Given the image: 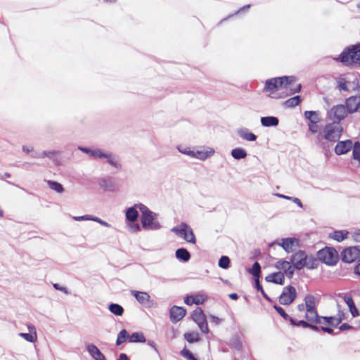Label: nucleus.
<instances>
[{
    "label": "nucleus",
    "instance_id": "obj_44",
    "mask_svg": "<svg viewBox=\"0 0 360 360\" xmlns=\"http://www.w3.org/2000/svg\"><path fill=\"white\" fill-rule=\"evenodd\" d=\"M290 321L293 326H302L303 328H308L309 325V323H308L304 320H300V321H296L292 318L290 319Z\"/></svg>",
    "mask_w": 360,
    "mask_h": 360
},
{
    "label": "nucleus",
    "instance_id": "obj_49",
    "mask_svg": "<svg viewBox=\"0 0 360 360\" xmlns=\"http://www.w3.org/2000/svg\"><path fill=\"white\" fill-rule=\"evenodd\" d=\"M318 123L309 122V130L312 134H316L318 131Z\"/></svg>",
    "mask_w": 360,
    "mask_h": 360
},
{
    "label": "nucleus",
    "instance_id": "obj_51",
    "mask_svg": "<svg viewBox=\"0 0 360 360\" xmlns=\"http://www.w3.org/2000/svg\"><path fill=\"white\" fill-rule=\"evenodd\" d=\"M352 328V327L349 325L348 323H343L340 326V330L343 331V330H349Z\"/></svg>",
    "mask_w": 360,
    "mask_h": 360
},
{
    "label": "nucleus",
    "instance_id": "obj_37",
    "mask_svg": "<svg viewBox=\"0 0 360 360\" xmlns=\"http://www.w3.org/2000/svg\"><path fill=\"white\" fill-rule=\"evenodd\" d=\"M129 337V335L128 332L125 329L122 330L117 335L116 344L120 345L124 343Z\"/></svg>",
    "mask_w": 360,
    "mask_h": 360
},
{
    "label": "nucleus",
    "instance_id": "obj_54",
    "mask_svg": "<svg viewBox=\"0 0 360 360\" xmlns=\"http://www.w3.org/2000/svg\"><path fill=\"white\" fill-rule=\"evenodd\" d=\"M131 228L134 232L140 231V226L138 224H134L131 226Z\"/></svg>",
    "mask_w": 360,
    "mask_h": 360
},
{
    "label": "nucleus",
    "instance_id": "obj_60",
    "mask_svg": "<svg viewBox=\"0 0 360 360\" xmlns=\"http://www.w3.org/2000/svg\"><path fill=\"white\" fill-rule=\"evenodd\" d=\"M308 328H310L311 329H312L314 330H319V328L316 326L311 324V323H309Z\"/></svg>",
    "mask_w": 360,
    "mask_h": 360
},
{
    "label": "nucleus",
    "instance_id": "obj_32",
    "mask_svg": "<svg viewBox=\"0 0 360 360\" xmlns=\"http://www.w3.org/2000/svg\"><path fill=\"white\" fill-rule=\"evenodd\" d=\"M29 329L30 333H20V336H21L22 338H23L25 340L30 342H34L37 340V334L35 332L34 333H31L32 330H34V328L33 326H29Z\"/></svg>",
    "mask_w": 360,
    "mask_h": 360
},
{
    "label": "nucleus",
    "instance_id": "obj_61",
    "mask_svg": "<svg viewBox=\"0 0 360 360\" xmlns=\"http://www.w3.org/2000/svg\"><path fill=\"white\" fill-rule=\"evenodd\" d=\"M297 309L300 311H304V304H299L298 307H297Z\"/></svg>",
    "mask_w": 360,
    "mask_h": 360
},
{
    "label": "nucleus",
    "instance_id": "obj_3",
    "mask_svg": "<svg viewBox=\"0 0 360 360\" xmlns=\"http://www.w3.org/2000/svg\"><path fill=\"white\" fill-rule=\"evenodd\" d=\"M345 319V313L340 309V306L338 305V313L335 316H321L319 324H321V330L328 334L333 333V328L339 326Z\"/></svg>",
    "mask_w": 360,
    "mask_h": 360
},
{
    "label": "nucleus",
    "instance_id": "obj_20",
    "mask_svg": "<svg viewBox=\"0 0 360 360\" xmlns=\"http://www.w3.org/2000/svg\"><path fill=\"white\" fill-rule=\"evenodd\" d=\"M214 153V150L210 148L207 150L189 151L187 153V154L198 159L205 160L207 158L212 156Z\"/></svg>",
    "mask_w": 360,
    "mask_h": 360
},
{
    "label": "nucleus",
    "instance_id": "obj_17",
    "mask_svg": "<svg viewBox=\"0 0 360 360\" xmlns=\"http://www.w3.org/2000/svg\"><path fill=\"white\" fill-rule=\"evenodd\" d=\"M130 293L141 304L149 306L150 302V296L148 292L132 290L130 291Z\"/></svg>",
    "mask_w": 360,
    "mask_h": 360
},
{
    "label": "nucleus",
    "instance_id": "obj_24",
    "mask_svg": "<svg viewBox=\"0 0 360 360\" xmlns=\"http://www.w3.org/2000/svg\"><path fill=\"white\" fill-rule=\"evenodd\" d=\"M349 231L347 230L335 231L329 234V238L338 242H342L348 238Z\"/></svg>",
    "mask_w": 360,
    "mask_h": 360
},
{
    "label": "nucleus",
    "instance_id": "obj_29",
    "mask_svg": "<svg viewBox=\"0 0 360 360\" xmlns=\"http://www.w3.org/2000/svg\"><path fill=\"white\" fill-rule=\"evenodd\" d=\"M345 302L347 303L349 311L352 315V316L356 317L359 316V311L356 307H355L354 302L352 297H348L345 299Z\"/></svg>",
    "mask_w": 360,
    "mask_h": 360
},
{
    "label": "nucleus",
    "instance_id": "obj_48",
    "mask_svg": "<svg viewBox=\"0 0 360 360\" xmlns=\"http://www.w3.org/2000/svg\"><path fill=\"white\" fill-rule=\"evenodd\" d=\"M104 158L107 159V161L110 165L117 167V161L110 154H105Z\"/></svg>",
    "mask_w": 360,
    "mask_h": 360
},
{
    "label": "nucleus",
    "instance_id": "obj_64",
    "mask_svg": "<svg viewBox=\"0 0 360 360\" xmlns=\"http://www.w3.org/2000/svg\"><path fill=\"white\" fill-rule=\"evenodd\" d=\"M262 292V294L263 295V296L266 299V300H269V297L268 296L266 295V294L264 292V290H263V288H261V289L259 290Z\"/></svg>",
    "mask_w": 360,
    "mask_h": 360
},
{
    "label": "nucleus",
    "instance_id": "obj_46",
    "mask_svg": "<svg viewBox=\"0 0 360 360\" xmlns=\"http://www.w3.org/2000/svg\"><path fill=\"white\" fill-rule=\"evenodd\" d=\"M90 154L91 156L96 158H103L105 156V154L101 150L97 149L94 150H91Z\"/></svg>",
    "mask_w": 360,
    "mask_h": 360
},
{
    "label": "nucleus",
    "instance_id": "obj_38",
    "mask_svg": "<svg viewBox=\"0 0 360 360\" xmlns=\"http://www.w3.org/2000/svg\"><path fill=\"white\" fill-rule=\"evenodd\" d=\"M47 184L50 188L56 191L57 193H62L64 191L63 186L58 182L47 181Z\"/></svg>",
    "mask_w": 360,
    "mask_h": 360
},
{
    "label": "nucleus",
    "instance_id": "obj_42",
    "mask_svg": "<svg viewBox=\"0 0 360 360\" xmlns=\"http://www.w3.org/2000/svg\"><path fill=\"white\" fill-rule=\"evenodd\" d=\"M181 355L188 360H198L193 354L186 347H184L180 352Z\"/></svg>",
    "mask_w": 360,
    "mask_h": 360
},
{
    "label": "nucleus",
    "instance_id": "obj_30",
    "mask_svg": "<svg viewBox=\"0 0 360 360\" xmlns=\"http://www.w3.org/2000/svg\"><path fill=\"white\" fill-rule=\"evenodd\" d=\"M139 214L137 210L134 207L129 208L126 212V218L127 220L134 222L138 218Z\"/></svg>",
    "mask_w": 360,
    "mask_h": 360
},
{
    "label": "nucleus",
    "instance_id": "obj_62",
    "mask_svg": "<svg viewBox=\"0 0 360 360\" xmlns=\"http://www.w3.org/2000/svg\"><path fill=\"white\" fill-rule=\"evenodd\" d=\"M262 292V294L263 295V296L266 299V300H269V297L268 296L266 295V294L264 292V290H263V288H261V289L259 290Z\"/></svg>",
    "mask_w": 360,
    "mask_h": 360
},
{
    "label": "nucleus",
    "instance_id": "obj_10",
    "mask_svg": "<svg viewBox=\"0 0 360 360\" xmlns=\"http://www.w3.org/2000/svg\"><path fill=\"white\" fill-rule=\"evenodd\" d=\"M341 258L345 263H352L360 260V248L357 247L346 248L341 253Z\"/></svg>",
    "mask_w": 360,
    "mask_h": 360
},
{
    "label": "nucleus",
    "instance_id": "obj_40",
    "mask_svg": "<svg viewBox=\"0 0 360 360\" xmlns=\"http://www.w3.org/2000/svg\"><path fill=\"white\" fill-rule=\"evenodd\" d=\"M250 273L255 278H259L261 273V266L259 262H256L253 264L250 270Z\"/></svg>",
    "mask_w": 360,
    "mask_h": 360
},
{
    "label": "nucleus",
    "instance_id": "obj_55",
    "mask_svg": "<svg viewBox=\"0 0 360 360\" xmlns=\"http://www.w3.org/2000/svg\"><path fill=\"white\" fill-rule=\"evenodd\" d=\"M210 319H211L212 321H213L216 323H219L221 321V319L219 318L214 316H211Z\"/></svg>",
    "mask_w": 360,
    "mask_h": 360
},
{
    "label": "nucleus",
    "instance_id": "obj_11",
    "mask_svg": "<svg viewBox=\"0 0 360 360\" xmlns=\"http://www.w3.org/2000/svg\"><path fill=\"white\" fill-rule=\"evenodd\" d=\"M296 295L295 288L291 285L287 286L279 297V302L282 304H290L295 300Z\"/></svg>",
    "mask_w": 360,
    "mask_h": 360
},
{
    "label": "nucleus",
    "instance_id": "obj_22",
    "mask_svg": "<svg viewBox=\"0 0 360 360\" xmlns=\"http://www.w3.org/2000/svg\"><path fill=\"white\" fill-rule=\"evenodd\" d=\"M268 282L283 285L285 281V274L282 272H276L269 274L266 277Z\"/></svg>",
    "mask_w": 360,
    "mask_h": 360
},
{
    "label": "nucleus",
    "instance_id": "obj_41",
    "mask_svg": "<svg viewBox=\"0 0 360 360\" xmlns=\"http://www.w3.org/2000/svg\"><path fill=\"white\" fill-rule=\"evenodd\" d=\"M352 158L360 162V143L356 142L353 146Z\"/></svg>",
    "mask_w": 360,
    "mask_h": 360
},
{
    "label": "nucleus",
    "instance_id": "obj_8",
    "mask_svg": "<svg viewBox=\"0 0 360 360\" xmlns=\"http://www.w3.org/2000/svg\"><path fill=\"white\" fill-rule=\"evenodd\" d=\"M172 231L188 243L195 244L196 242L193 230L186 223L183 222L179 226L172 228Z\"/></svg>",
    "mask_w": 360,
    "mask_h": 360
},
{
    "label": "nucleus",
    "instance_id": "obj_26",
    "mask_svg": "<svg viewBox=\"0 0 360 360\" xmlns=\"http://www.w3.org/2000/svg\"><path fill=\"white\" fill-rule=\"evenodd\" d=\"M261 123L264 127L277 126L278 120L276 117H263L261 118Z\"/></svg>",
    "mask_w": 360,
    "mask_h": 360
},
{
    "label": "nucleus",
    "instance_id": "obj_43",
    "mask_svg": "<svg viewBox=\"0 0 360 360\" xmlns=\"http://www.w3.org/2000/svg\"><path fill=\"white\" fill-rule=\"evenodd\" d=\"M230 264V259L227 256H222L219 261V266L222 269H227Z\"/></svg>",
    "mask_w": 360,
    "mask_h": 360
},
{
    "label": "nucleus",
    "instance_id": "obj_50",
    "mask_svg": "<svg viewBox=\"0 0 360 360\" xmlns=\"http://www.w3.org/2000/svg\"><path fill=\"white\" fill-rule=\"evenodd\" d=\"M352 238L354 242H360V229L354 231L352 235Z\"/></svg>",
    "mask_w": 360,
    "mask_h": 360
},
{
    "label": "nucleus",
    "instance_id": "obj_19",
    "mask_svg": "<svg viewBox=\"0 0 360 360\" xmlns=\"http://www.w3.org/2000/svg\"><path fill=\"white\" fill-rule=\"evenodd\" d=\"M276 266L278 269L283 270V273L289 278H291L294 274V269L289 262L284 260L278 261Z\"/></svg>",
    "mask_w": 360,
    "mask_h": 360
},
{
    "label": "nucleus",
    "instance_id": "obj_21",
    "mask_svg": "<svg viewBox=\"0 0 360 360\" xmlns=\"http://www.w3.org/2000/svg\"><path fill=\"white\" fill-rule=\"evenodd\" d=\"M87 351L95 360H106L103 354L93 344H90L87 346Z\"/></svg>",
    "mask_w": 360,
    "mask_h": 360
},
{
    "label": "nucleus",
    "instance_id": "obj_1",
    "mask_svg": "<svg viewBox=\"0 0 360 360\" xmlns=\"http://www.w3.org/2000/svg\"><path fill=\"white\" fill-rule=\"evenodd\" d=\"M297 79L295 77H280L267 79L265 82L264 91L272 95L276 91L285 89L292 94L299 92L301 89L300 84H295Z\"/></svg>",
    "mask_w": 360,
    "mask_h": 360
},
{
    "label": "nucleus",
    "instance_id": "obj_47",
    "mask_svg": "<svg viewBox=\"0 0 360 360\" xmlns=\"http://www.w3.org/2000/svg\"><path fill=\"white\" fill-rule=\"evenodd\" d=\"M338 86L340 89L344 90V91H348L347 88V82L345 81V79H340L338 82Z\"/></svg>",
    "mask_w": 360,
    "mask_h": 360
},
{
    "label": "nucleus",
    "instance_id": "obj_18",
    "mask_svg": "<svg viewBox=\"0 0 360 360\" xmlns=\"http://www.w3.org/2000/svg\"><path fill=\"white\" fill-rule=\"evenodd\" d=\"M352 146L350 140L339 141L335 147V152L337 155L345 154L352 149Z\"/></svg>",
    "mask_w": 360,
    "mask_h": 360
},
{
    "label": "nucleus",
    "instance_id": "obj_2",
    "mask_svg": "<svg viewBox=\"0 0 360 360\" xmlns=\"http://www.w3.org/2000/svg\"><path fill=\"white\" fill-rule=\"evenodd\" d=\"M334 60L341 62L344 65H357L360 67V44L345 49Z\"/></svg>",
    "mask_w": 360,
    "mask_h": 360
},
{
    "label": "nucleus",
    "instance_id": "obj_25",
    "mask_svg": "<svg viewBox=\"0 0 360 360\" xmlns=\"http://www.w3.org/2000/svg\"><path fill=\"white\" fill-rule=\"evenodd\" d=\"M184 338L189 343L198 342L200 340V334L195 331L185 333Z\"/></svg>",
    "mask_w": 360,
    "mask_h": 360
},
{
    "label": "nucleus",
    "instance_id": "obj_57",
    "mask_svg": "<svg viewBox=\"0 0 360 360\" xmlns=\"http://www.w3.org/2000/svg\"><path fill=\"white\" fill-rule=\"evenodd\" d=\"M117 360H129L127 356L125 354H120Z\"/></svg>",
    "mask_w": 360,
    "mask_h": 360
},
{
    "label": "nucleus",
    "instance_id": "obj_59",
    "mask_svg": "<svg viewBox=\"0 0 360 360\" xmlns=\"http://www.w3.org/2000/svg\"><path fill=\"white\" fill-rule=\"evenodd\" d=\"M255 285L258 290H259L261 288H262V286L259 283V278H256Z\"/></svg>",
    "mask_w": 360,
    "mask_h": 360
},
{
    "label": "nucleus",
    "instance_id": "obj_6",
    "mask_svg": "<svg viewBox=\"0 0 360 360\" xmlns=\"http://www.w3.org/2000/svg\"><path fill=\"white\" fill-rule=\"evenodd\" d=\"M317 256L319 259L323 263L328 265L333 266L339 260V255L334 248L326 247L320 250Z\"/></svg>",
    "mask_w": 360,
    "mask_h": 360
},
{
    "label": "nucleus",
    "instance_id": "obj_12",
    "mask_svg": "<svg viewBox=\"0 0 360 360\" xmlns=\"http://www.w3.org/2000/svg\"><path fill=\"white\" fill-rule=\"evenodd\" d=\"M347 113L349 112L344 105H337L330 110L328 117L330 120L340 121L347 117Z\"/></svg>",
    "mask_w": 360,
    "mask_h": 360
},
{
    "label": "nucleus",
    "instance_id": "obj_33",
    "mask_svg": "<svg viewBox=\"0 0 360 360\" xmlns=\"http://www.w3.org/2000/svg\"><path fill=\"white\" fill-rule=\"evenodd\" d=\"M238 134L242 139L246 141H254L257 139V136L255 134L245 130H240L238 131Z\"/></svg>",
    "mask_w": 360,
    "mask_h": 360
},
{
    "label": "nucleus",
    "instance_id": "obj_58",
    "mask_svg": "<svg viewBox=\"0 0 360 360\" xmlns=\"http://www.w3.org/2000/svg\"><path fill=\"white\" fill-rule=\"evenodd\" d=\"M354 272L358 274V275H360V263H359L354 268Z\"/></svg>",
    "mask_w": 360,
    "mask_h": 360
},
{
    "label": "nucleus",
    "instance_id": "obj_56",
    "mask_svg": "<svg viewBox=\"0 0 360 360\" xmlns=\"http://www.w3.org/2000/svg\"><path fill=\"white\" fill-rule=\"evenodd\" d=\"M229 297L230 299H231L233 300H236L238 298V295L236 293H231L229 295Z\"/></svg>",
    "mask_w": 360,
    "mask_h": 360
},
{
    "label": "nucleus",
    "instance_id": "obj_23",
    "mask_svg": "<svg viewBox=\"0 0 360 360\" xmlns=\"http://www.w3.org/2000/svg\"><path fill=\"white\" fill-rule=\"evenodd\" d=\"M305 318L308 322L319 324L321 316H319L316 309H306Z\"/></svg>",
    "mask_w": 360,
    "mask_h": 360
},
{
    "label": "nucleus",
    "instance_id": "obj_27",
    "mask_svg": "<svg viewBox=\"0 0 360 360\" xmlns=\"http://www.w3.org/2000/svg\"><path fill=\"white\" fill-rule=\"evenodd\" d=\"M176 257L184 262H187L191 258L189 252L185 248H179L176 251Z\"/></svg>",
    "mask_w": 360,
    "mask_h": 360
},
{
    "label": "nucleus",
    "instance_id": "obj_34",
    "mask_svg": "<svg viewBox=\"0 0 360 360\" xmlns=\"http://www.w3.org/2000/svg\"><path fill=\"white\" fill-rule=\"evenodd\" d=\"M231 155L237 160L245 158L247 156L246 151L240 148H236L231 151Z\"/></svg>",
    "mask_w": 360,
    "mask_h": 360
},
{
    "label": "nucleus",
    "instance_id": "obj_4",
    "mask_svg": "<svg viewBox=\"0 0 360 360\" xmlns=\"http://www.w3.org/2000/svg\"><path fill=\"white\" fill-rule=\"evenodd\" d=\"M291 262L297 269H302L304 266L313 269L316 266V260L314 258L308 257L302 250H299L292 255Z\"/></svg>",
    "mask_w": 360,
    "mask_h": 360
},
{
    "label": "nucleus",
    "instance_id": "obj_28",
    "mask_svg": "<svg viewBox=\"0 0 360 360\" xmlns=\"http://www.w3.org/2000/svg\"><path fill=\"white\" fill-rule=\"evenodd\" d=\"M304 116L309 122L319 123L320 121L319 115L316 111H305Z\"/></svg>",
    "mask_w": 360,
    "mask_h": 360
},
{
    "label": "nucleus",
    "instance_id": "obj_5",
    "mask_svg": "<svg viewBox=\"0 0 360 360\" xmlns=\"http://www.w3.org/2000/svg\"><path fill=\"white\" fill-rule=\"evenodd\" d=\"M342 129L338 122L329 123L325 126L323 131L319 134V139H324L335 142L341 136Z\"/></svg>",
    "mask_w": 360,
    "mask_h": 360
},
{
    "label": "nucleus",
    "instance_id": "obj_36",
    "mask_svg": "<svg viewBox=\"0 0 360 360\" xmlns=\"http://www.w3.org/2000/svg\"><path fill=\"white\" fill-rule=\"evenodd\" d=\"M109 309L111 313L117 315L122 316L124 313L122 307L118 304H111L109 306Z\"/></svg>",
    "mask_w": 360,
    "mask_h": 360
},
{
    "label": "nucleus",
    "instance_id": "obj_45",
    "mask_svg": "<svg viewBox=\"0 0 360 360\" xmlns=\"http://www.w3.org/2000/svg\"><path fill=\"white\" fill-rule=\"evenodd\" d=\"M274 309L284 319L290 321L291 317L288 316V315L285 313V310L282 307L274 306Z\"/></svg>",
    "mask_w": 360,
    "mask_h": 360
},
{
    "label": "nucleus",
    "instance_id": "obj_39",
    "mask_svg": "<svg viewBox=\"0 0 360 360\" xmlns=\"http://www.w3.org/2000/svg\"><path fill=\"white\" fill-rule=\"evenodd\" d=\"M300 102V97L299 96H293L285 102V105L288 108H292L297 105Z\"/></svg>",
    "mask_w": 360,
    "mask_h": 360
},
{
    "label": "nucleus",
    "instance_id": "obj_9",
    "mask_svg": "<svg viewBox=\"0 0 360 360\" xmlns=\"http://www.w3.org/2000/svg\"><path fill=\"white\" fill-rule=\"evenodd\" d=\"M191 317L192 319L198 324V327L202 333H209L210 330L206 316L201 308L198 307L193 310L191 314Z\"/></svg>",
    "mask_w": 360,
    "mask_h": 360
},
{
    "label": "nucleus",
    "instance_id": "obj_31",
    "mask_svg": "<svg viewBox=\"0 0 360 360\" xmlns=\"http://www.w3.org/2000/svg\"><path fill=\"white\" fill-rule=\"evenodd\" d=\"M130 342H145L146 338L141 333H134L129 337Z\"/></svg>",
    "mask_w": 360,
    "mask_h": 360
},
{
    "label": "nucleus",
    "instance_id": "obj_52",
    "mask_svg": "<svg viewBox=\"0 0 360 360\" xmlns=\"http://www.w3.org/2000/svg\"><path fill=\"white\" fill-rule=\"evenodd\" d=\"M89 219H90V216L89 215H84V216L75 217H74V219L76 220V221L88 220Z\"/></svg>",
    "mask_w": 360,
    "mask_h": 360
},
{
    "label": "nucleus",
    "instance_id": "obj_15",
    "mask_svg": "<svg viewBox=\"0 0 360 360\" xmlns=\"http://www.w3.org/2000/svg\"><path fill=\"white\" fill-rule=\"evenodd\" d=\"M346 108L349 113H354L360 108V96H351L345 101Z\"/></svg>",
    "mask_w": 360,
    "mask_h": 360
},
{
    "label": "nucleus",
    "instance_id": "obj_53",
    "mask_svg": "<svg viewBox=\"0 0 360 360\" xmlns=\"http://www.w3.org/2000/svg\"><path fill=\"white\" fill-rule=\"evenodd\" d=\"M88 220H93V221L99 222L102 224H106L105 222H103L101 219H98V217H93L90 216V219H89Z\"/></svg>",
    "mask_w": 360,
    "mask_h": 360
},
{
    "label": "nucleus",
    "instance_id": "obj_63",
    "mask_svg": "<svg viewBox=\"0 0 360 360\" xmlns=\"http://www.w3.org/2000/svg\"><path fill=\"white\" fill-rule=\"evenodd\" d=\"M262 292V294L263 295V296L266 299V300H269V297L268 296L266 295V294L264 292V290H263V288H261V289L259 290Z\"/></svg>",
    "mask_w": 360,
    "mask_h": 360
},
{
    "label": "nucleus",
    "instance_id": "obj_35",
    "mask_svg": "<svg viewBox=\"0 0 360 360\" xmlns=\"http://www.w3.org/2000/svg\"><path fill=\"white\" fill-rule=\"evenodd\" d=\"M304 303H305L306 309H316V303H315V298H314V295H306V297L304 298Z\"/></svg>",
    "mask_w": 360,
    "mask_h": 360
},
{
    "label": "nucleus",
    "instance_id": "obj_16",
    "mask_svg": "<svg viewBox=\"0 0 360 360\" xmlns=\"http://www.w3.org/2000/svg\"><path fill=\"white\" fill-rule=\"evenodd\" d=\"M281 245L287 252H292L299 247L300 240L295 238H288L282 240Z\"/></svg>",
    "mask_w": 360,
    "mask_h": 360
},
{
    "label": "nucleus",
    "instance_id": "obj_7",
    "mask_svg": "<svg viewBox=\"0 0 360 360\" xmlns=\"http://www.w3.org/2000/svg\"><path fill=\"white\" fill-rule=\"evenodd\" d=\"M139 209L141 212V221L143 228L145 229H158V225L154 222L155 214L143 204L139 205Z\"/></svg>",
    "mask_w": 360,
    "mask_h": 360
},
{
    "label": "nucleus",
    "instance_id": "obj_14",
    "mask_svg": "<svg viewBox=\"0 0 360 360\" xmlns=\"http://www.w3.org/2000/svg\"><path fill=\"white\" fill-rule=\"evenodd\" d=\"M186 310L182 307L173 306L169 310L171 321L176 323L184 319L186 316Z\"/></svg>",
    "mask_w": 360,
    "mask_h": 360
},
{
    "label": "nucleus",
    "instance_id": "obj_13",
    "mask_svg": "<svg viewBox=\"0 0 360 360\" xmlns=\"http://www.w3.org/2000/svg\"><path fill=\"white\" fill-rule=\"evenodd\" d=\"M207 300V295L202 292H199L185 297L184 302L188 305H192L193 304L200 305L202 304Z\"/></svg>",
    "mask_w": 360,
    "mask_h": 360
}]
</instances>
